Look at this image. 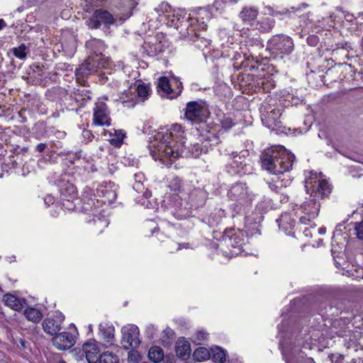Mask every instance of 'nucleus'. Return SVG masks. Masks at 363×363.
Here are the masks:
<instances>
[{
  "label": "nucleus",
  "instance_id": "58836bf2",
  "mask_svg": "<svg viewBox=\"0 0 363 363\" xmlns=\"http://www.w3.org/2000/svg\"><path fill=\"white\" fill-rule=\"evenodd\" d=\"M211 357V350H208L207 348L200 347L197 348L193 353L194 359L197 362H202L207 360Z\"/></svg>",
  "mask_w": 363,
  "mask_h": 363
},
{
  "label": "nucleus",
  "instance_id": "6e6552de",
  "mask_svg": "<svg viewBox=\"0 0 363 363\" xmlns=\"http://www.w3.org/2000/svg\"><path fill=\"white\" fill-rule=\"evenodd\" d=\"M248 47L249 52H250L248 56H246L245 55L242 56L240 53L235 55L233 58L235 62H233V66L235 69L239 70L242 68H248L250 71H253L257 69L259 65L262 64L259 58H262V60H267V57L263 58L259 55L258 56H255L253 55V52L256 48H263L261 40H256L255 45L249 44Z\"/></svg>",
  "mask_w": 363,
  "mask_h": 363
},
{
  "label": "nucleus",
  "instance_id": "dca6fc26",
  "mask_svg": "<svg viewBox=\"0 0 363 363\" xmlns=\"http://www.w3.org/2000/svg\"><path fill=\"white\" fill-rule=\"evenodd\" d=\"M121 331L123 333L121 344L125 350H129L130 347L136 348L140 345L138 326L132 325L129 328L123 327Z\"/></svg>",
  "mask_w": 363,
  "mask_h": 363
},
{
  "label": "nucleus",
  "instance_id": "e433bc0d",
  "mask_svg": "<svg viewBox=\"0 0 363 363\" xmlns=\"http://www.w3.org/2000/svg\"><path fill=\"white\" fill-rule=\"evenodd\" d=\"M26 318L33 323H38L43 318V313L40 310L33 307H28L23 312Z\"/></svg>",
  "mask_w": 363,
  "mask_h": 363
},
{
  "label": "nucleus",
  "instance_id": "4d7b16f0",
  "mask_svg": "<svg viewBox=\"0 0 363 363\" xmlns=\"http://www.w3.org/2000/svg\"><path fill=\"white\" fill-rule=\"evenodd\" d=\"M354 230L357 238L363 240V220L355 224Z\"/></svg>",
  "mask_w": 363,
  "mask_h": 363
},
{
  "label": "nucleus",
  "instance_id": "473e14b6",
  "mask_svg": "<svg viewBox=\"0 0 363 363\" xmlns=\"http://www.w3.org/2000/svg\"><path fill=\"white\" fill-rule=\"evenodd\" d=\"M48 134V126L45 122H37L31 129L30 136L37 139L41 140L46 137Z\"/></svg>",
  "mask_w": 363,
  "mask_h": 363
},
{
  "label": "nucleus",
  "instance_id": "ea45409f",
  "mask_svg": "<svg viewBox=\"0 0 363 363\" xmlns=\"http://www.w3.org/2000/svg\"><path fill=\"white\" fill-rule=\"evenodd\" d=\"M100 333L106 342H111L114 338V328L113 326H104L100 324L99 326Z\"/></svg>",
  "mask_w": 363,
  "mask_h": 363
},
{
  "label": "nucleus",
  "instance_id": "7ed1b4c3",
  "mask_svg": "<svg viewBox=\"0 0 363 363\" xmlns=\"http://www.w3.org/2000/svg\"><path fill=\"white\" fill-rule=\"evenodd\" d=\"M308 343L299 335H296L294 342L281 338L279 346L286 363H315L313 358L306 357L302 350Z\"/></svg>",
  "mask_w": 363,
  "mask_h": 363
},
{
  "label": "nucleus",
  "instance_id": "864d4df0",
  "mask_svg": "<svg viewBox=\"0 0 363 363\" xmlns=\"http://www.w3.org/2000/svg\"><path fill=\"white\" fill-rule=\"evenodd\" d=\"M70 352L77 360L79 361L83 359L84 357L86 355L84 343L82 345V348L75 347L72 349Z\"/></svg>",
  "mask_w": 363,
  "mask_h": 363
},
{
  "label": "nucleus",
  "instance_id": "7c9ffc66",
  "mask_svg": "<svg viewBox=\"0 0 363 363\" xmlns=\"http://www.w3.org/2000/svg\"><path fill=\"white\" fill-rule=\"evenodd\" d=\"M44 74V67L40 63H33L30 66L28 75L30 79H33L35 84H41L43 83L42 77Z\"/></svg>",
  "mask_w": 363,
  "mask_h": 363
},
{
  "label": "nucleus",
  "instance_id": "393cba45",
  "mask_svg": "<svg viewBox=\"0 0 363 363\" xmlns=\"http://www.w3.org/2000/svg\"><path fill=\"white\" fill-rule=\"evenodd\" d=\"M191 351L190 343L184 337H179L175 345L177 357L182 360H186L190 357Z\"/></svg>",
  "mask_w": 363,
  "mask_h": 363
},
{
  "label": "nucleus",
  "instance_id": "603ef678",
  "mask_svg": "<svg viewBox=\"0 0 363 363\" xmlns=\"http://www.w3.org/2000/svg\"><path fill=\"white\" fill-rule=\"evenodd\" d=\"M196 34L195 38L192 39L196 43V46L199 48H207L210 45L211 40L203 37H201L199 34Z\"/></svg>",
  "mask_w": 363,
  "mask_h": 363
},
{
  "label": "nucleus",
  "instance_id": "72a5a7b5",
  "mask_svg": "<svg viewBox=\"0 0 363 363\" xmlns=\"http://www.w3.org/2000/svg\"><path fill=\"white\" fill-rule=\"evenodd\" d=\"M222 214L221 209H216L215 211L211 212L208 216L202 218V221L207 223L211 228L217 227L223 220Z\"/></svg>",
  "mask_w": 363,
  "mask_h": 363
},
{
  "label": "nucleus",
  "instance_id": "69168bd1",
  "mask_svg": "<svg viewBox=\"0 0 363 363\" xmlns=\"http://www.w3.org/2000/svg\"><path fill=\"white\" fill-rule=\"evenodd\" d=\"M313 218H311L310 216H308L307 215L305 214V216H303L300 218L299 220L300 223L303 224H308V223L310 222Z\"/></svg>",
  "mask_w": 363,
  "mask_h": 363
},
{
  "label": "nucleus",
  "instance_id": "680f3d73",
  "mask_svg": "<svg viewBox=\"0 0 363 363\" xmlns=\"http://www.w3.org/2000/svg\"><path fill=\"white\" fill-rule=\"evenodd\" d=\"M82 135L85 140H87V141H91L94 138L92 132L89 130H84L82 133Z\"/></svg>",
  "mask_w": 363,
  "mask_h": 363
},
{
  "label": "nucleus",
  "instance_id": "a878e982",
  "mask_svg": "<svg viewBox=\"0 0 363 363\" xmlns=\"http://www.w3.org/2000/svg\"><path fill=\"white\" fill-rule=\"evenodd\" d=\"M247 77L251 78L253 82L255 91H259L262 90L263 92H269L274 87V83L269 79L259 77L254 74H248Z\"/></svg>",
  "mask_w": 363,
  "mask_h": 363
},
{
  "label": "nucleus",
  "instance_id": "09e8293b",
  "mask_svg": "<svg viewBox=\"0 0 363 363\" xmlns=\"http://www.w3.org/2000/svg\"><path fill=\"white\" fill-rule=\"evenodd\" d=\"M220 123L222 128L225 131L229 130L235 125L233 119L229 115L226 114H223V117L220 119Z\"/></svg>",
  "mask_w": 363,
  "mask_h": 363
},
{
  "label": "nucleus",
  "instance_id": "c03bdc74",
  "mask_svg": "<svg viewBox=\"0 0 363 363\" xmlns=\"http://www.w3.org/2000/svg\"><path fill=\"white\" fill-rule=\"evenodd\" d=\"M144 51L149 56H156L162 52L161 46L159 44H150V43H145L143 45Z\"/></svg>",
  "mask_w": 363,
  "mask_h": 363
},
{
  "label": "nucleus",
  "instance_id": "8fccbe9b",
  "mask_svg": "<svg viewBox=\"0 0 363 363\" xmlns=\"http://www.w3.org/2000/svg\"><path fill=\"white\" fill-rule=\"evenodd\" d=\"M184 182L178 177H174L169 183V188L174 192H181L183 190Z\"/></svg>",
  "mask_w": 363,
  "mask_h": 363
},
{
  "label": "nucleus",
  "instance_id": "2f4dec72",
  "mask_svg": "<svg viewBox=\"0 0 363 363\" xmlns=\"http://www.w3.org/2000/svg\"><path fill=\"white\" fill-rule=\"evenodd\" d=\"M331 186L329 183L325 180H318L316 190L314 191V196L318 199H325L331 193Z\"/></svg>",
  "mask_w": 363,
  "mask_h": 363
},
{
  "label": "nucleus",
  "instance_id": "13d9d810",
  "mask_svg": "<svg viewBox=\"0 0 363 363\" xmlns=\"http://www.w3.org/2000/svg\"><path fill=\"white\" fill-rule=\"evenodd\" d=\"M155 332H156V328L155 327L154 325L150 324L149 325L147 326L145 333H146L147 337L149 339H152L154 337Z\"/></svg>",
  "mask_w": 363,
  "mask_h": 363
},
{
  "label": "nucleus",
  "instance_id": "6e6d98bb",
  "mask_svg": "<svg viewBox=\"0 0 363 363\" xmlns=\"http://www.w3.org/2000/svg\"><path fill=\"white\" fill-rule=\"evenodd\" d=\"M307 43L311 45V46H313V47H315L316 45H318V44L320 42V39H319V37L316 35H310L308 38H307Z\"/></svg>",
  "mask_w": 363,
  "mask_h": 363
},
{
  "label": "nucleus",
  "instance_id": "79ce46f5",
  "mask_svg": "<svg viewBox=\"0 0 363 363\" xmlns=\"http://www.w3.org/2000/svg\"><path fill=\"white\" fill-rule=\"evenodd\" d=\"M115 136L109 139L110 143L116 147H120L123 144L125 133L123 130H115Z\"/></svg>",
  "mask_w": 363,
  "mask_h": 363
},
{
  "label": "nucleus",
  "instance_id": "49530a36",
  "mask_svg": "<svg viewBox=\"0 0 363 363\" xmlns=\"http://www.w3.org/2000/svg\"><path fill=\"white\" fill-rule=\"evenodd\" d=\"M257 11L253 9H244L240 12V18L245 21H250L256 18Z\"/></svg>",
  "mask_w": 363,
  "mask_h": 363
},
{
  "label": "nucleus",
  "instance_id": "de8ad7c7",
  "mask_svg": "<svg viewBox=\"0 0 363 363\" xmlns=\"http://www.w3.org/2000/svg\"><path fill=\"white\" fill-rule=\"evenodd\" d=\"M92 220L95 225L96 231H99V233L103 232L104 228H106L108 225V222L105 218L96 216V218H93Z\"/></svg>",
  "mask_w": 363,
  "mask_h": 363
},
{
  "label": "nucleus",
  "instance_id": "3c124183",
  "mask_svg": "<svg viewBox=\"0 0 363 363\" xmlns=\"http://www.w3.org/2000/svg\"><path fill=\"white\" fill-rule=\"evenodd\" d=\"M135 349L133 348L129 351L128 361L129 362L139 363L142 360L143 356Z\"/></svg>",
  "mask_w": 363,
  "mask_h": 363
},
{
  "label": "nucleus",
  "instance_id": "2eb2a0df",
  "mask_svg": "<svg viewBox=\"0 0 363 363\" xmlns=\"http://www.w3.org/2000/svg\"><path fill=\"white\" fill-rule=\"evenodd\" d=\"M86 49L89 50V55L88 57L92 59L95 62H99L100 64L106 66L107 60L103 54L105 50V45L101 40L93 38L86 41L85 45Z\"/></svg>",
  "mask_w": 363,
  "mask_h": 363
},
{
  "label": "nucleus",
  "instance_id": "a211bd4d",
  "mask_svg": "<svg viewBox=\"0 0 363 363\" xmlns=\"http://www.w3.org/2000/svg\"><path fill=\"white\" fill-rule=\"evenodd\" d=\"M114 23L115 19L112 14L102 9L95 10L89 19V26L95 29L99 28L101 25L108 28Z\"/></svg>",
  "mask_w": 363,
  "mask_h": 363
},
{
  "label": "nucleus",
  "instance_id": "338daca9",
  "mask_svg": "<svg viewBox=\"0 0 363 363\" xmlns=\"http://www.w3.org/2000/svg\"><path fill=\"white\" fill-rule=\"evenodd\" d=\"M268 184L269 187L275 192H279L281 188V186H278L277 184L274 182H269Z\"/></svg>",
  "mask_w": 363,
  "mask_h": 363
},
{
  "label": "nucleus",
  "instance_id": "c756f323",
  "mask_svg": "<svg viewBox=\"0 0 363 363\" xmlns=\"http://www.w3.org/2000/svg\"><path fill=\"white\" fill-rule=\"evenodd\" d=\"M96 196L102 199L101 202L104 203H112L117 198V194L114 190L107 189L106 187L97 189Z\"/></svg>",
  "mask_w": 363,
  "mask_h": 363
},
{
  "label": "nucleus",
  "instance_id": "774afa93",
  "mask_svg": "<svg viewBox=\"0 0 363 363\" xmlns=\"http://www.w3.org/2000/svg\"><path fill=\"white\" fill-rule=\"evenodd\" d=\"M225 3H226L225 0H215L213 6L216 10H218Z\"/></svg>",
  "mask_w": 363,
  "mask_h": 363
},
{
  "label": "nucleus",
  "instance_id": "f03ea898",
  "mask_svg": "<svg viewBox=\"0 0 363 363\" xmlns=\"http://www.w3.org/2000/svg\"><path fill=\"white\" fill-rule=\"evenodd\" d=\"M175 199V218L184 219L195 217L196 213L205 208L208 193L203 189H194L188 195L187 199L182 201L178 194L174 195Z\"/></svg>",
  "mask_w": 363,
  "mask_h": 363
},
{
  "label": "nucleus",
  "instance_id": "9d476101",
  "mask_svg": "<svg viewBox=\"0 0 363 363\" xmlns=\"http://www.w3.org/2000/svg\"><path fill=\"white\" fill-rule=\"evenodd\" d=\"M151 92L149 84L140 83L134 86H130L129 89L121 94L120 99L123 104H127L129 107H133L136 104L134 99H140L143 102L147 99Z\"/></svg>",
  "mask_w": 363,
  "mask_h": 363
},
{
  "label": "nucleus",
  "instance_id": "0e129e2a",
  "mask_svg": "<svg viewBox=\"0 0 363 363\" xmlns=\"http://www.w3.org/2000/svg\"><path fill=\"white\" fill-rule=\"evenodd\" d=\"M45 204L48 206H50V204H53L55 202V199L51 195H48L44 199Z\"/></svg>",
  "mask_w": 363,
  "mask_h": 363
},
{
  "label": "nucleus",
  "instance_id": "39448f33",
  "mask_svg": "<svg viewBox=\"0 0 363 363\" xmlns=\"http://www.w3.org/2000/svg\"><path fill=\"white\" fill-rule=\"evenodd\" d=\"M213 233V238L220 240L222 245L229 250V252L225 253L230 256H237L244 251L242 246L245 245V238L242 232L236 233L234 228H225L219 238V232L214 230Z\"/></svg>",
  "mask_w": 363,
  "mask_h": 363
},
{
  "label": "nucleus",
  "instance_id": "5701e85b",
  "mask_svg": "<svg viewBox=\"0 0 363 363\" xmlns=\"http://www.w3.org/2000/svg\"><path fill=\"white\" fill-rule=\"evenodd\" d=\"M94 122L99 125H110L111 118L108 117L107 105L104 102L96 104L94 109Z\"/></svg>",
  "mask_w": 363,
  "mask_h": 363
},
{
  "label": "nucleus",
  "instance_id": "a19ab883",
  "mask_svg": "<svg viewBox=\"0 0 363 363\" xmlns=\"http://www.w3.org/2000/svg\"><path fill=\"white\" fill-rule=\"evenodd\" d=\"M175 336V333L169 328H167L163 330V335L162 337V344L164 347H168L172 345V340Z\"/></svg>",
  "mask_w": 363,
  "mask_h": 363
},
{
  "label": "nucleus",
  "instance_id": "f257e3e1",
  "mask_svg": "<svg viewBox=\"0 0 363 363\" xmlns=\"http://www.w3.org/2000/svg\"><path fill=\"white\" fill-rule=\"evenodd\" d=\"M295 155L284 146L278 145L262 153V167L274 174H282L289 171L295 161Z\"/></svg>",
  "mask_w": 363,
  "mask_h": 363
},
{
  "label": "nucleus",
  "instance_id": "bf43d9fd",
  "mask_svg": "<svg viewBox=\"0 0 363 363\" xmlns=\"http://www.w3.org/2000/svg\"><path fill=\"white\" fill-rule=\"evenodd\" d=\"M177 355L175 356L173 353L167 354L166 356L164 355V363H177Z\"/></svg>",
  "mask_w": 363,
  "mask_h": 363
},
{
  "label": "nucleus",
  "instance_id": "aec40b11",
  "mask_svg": "<svg viewBox=\"0 0 363 363\" xmlns=\"http://www.w3.org/2000/svg\"><path fill=\"white\" fill-rule=\"evenodd\" d=\"M65 320V316L62 313L56 312L51 318H46L42 323L43 330L52 335L55 336L61 330V325Z\"/></svg>",
  "mask_w": 363,
  "mask_h": 363
},
{
  "label": "nucleus",
  "instance_id": "f3484780",
  "mask_svg": "<svg viewBox=\"0 0 363 363\" xmlns=\"http://www.w3.org/2000/svg\"><path fill=\"white\" fill-rule=\"evenodd\" d=\"M231 155L233 156L232 162L225 166V170L229 174L242 176L252 172V167L250 164L243 163L237 152H233Z\"/></svg>",
  "mask_w": 363,
  "mask_h": 363
},
{
  "label": "nucleus",
  "instance_id": "0eeeda50",
  "mask_svg": "<svg viewBox=\"0 0 363 363\" xmlns=\"http://www.w3.org/2000/svg\"><path fill=\"white\" fill-rule=\"evenodd\" d=\"M67 175H61L54 182L60 194L62 206L67 210H74L76 207L74 201L78 199L76 186L67 178Z\"/></svg>",
  "mask_w": 363,
  "mask_h": 363
},
{
  "label": "nucleus",
  "instance_id": "bb28decb",
  "mask_svg": "<svg viewBox=\"0 0 363 363\" xmlns=\"http://www.w3.org/2000/svg\"><path fill=\"white\" fill-rule=\"evenodd\" d=\"M179 147L180 149H182L184 151V153L181 157H183L184 155L185 156H191L194 158L199 157L203 152L206 153L208 152L207 145H201L199 143H195L194 145H191L190 147H188L187 151L186 152V147L184 145V143L179 144Z\"/></svg>",
  "mask_w": 363,
  "mask_h": 363
},
{
  "label": "nucleus",
  "instance_id": "1a4fd4ad",
  "mask_svg": "<svg viewBox=\"0 0 363 363\" xmlns=\"http://www.w3.org/2000/svg\"><path fill=\"white\" fill-rule=\"evenodd\" d=\"M186 119L193 123H200L206 122L211 116L209 104L205 100L191 101L186 104L184 110Z\"/></svg>",
  "mask_w": 363,
  "mask_h": 363
},
{
  "label": "nucleus",
  "instance_id": "20e7f679",
  "mask_svg": "<svg viewBox=\"0 0 363 363\" xmlns=\"http://www.w3.org/2000/svg\"><path fill=\"white\" fill-rule=\"evenodd\" d=\"M172 133L158 132L154 136L153 139L157 142L154 146L157 149L161 157H166L167 158H178L184 153L182 149L179 147V143L175 142Z\"/></svg>",
  "mask_w": 363,
  "mask_h": 363
},
{
  "label": "nucleus",
  "instance_id": "cd10ccee",
  "mask_svg": "<svg viewBox=\"0 0 363 363\" xmlns=\"http://www.w3.org/2000/svg\"><path fill=\"white\" fill-rule=\"evenodd\" d=\"M279 229H282L286 234H294L291 232L295 225V220L292 218L291 215L288 213H284L281 215L279 219L277 220Z\"/></svg>",
  "mask_w": 363,
  "mask_h": 363
},
{
  "label": "nucleus",
  "instance_id": "c9c22d12",
  "mask_svg": "<svg viewBox=\"0 0 363 363\" xmlns=\"http://www.w3.org/2000/svg\"><path fill=\"white\" fill-rule=\"evenodd\" d=\"M149 359L154 363H159L164 359L163 350L159 346H152L148 352Z\"/></svg>",
  "mask_w": 363,
  "mask_h": 363
},
{
  "label": "nucleus",
  "instance_id": "6ab92c4d",
  "mask_svg": "<svg viewBox=\"0 0 363 363\" xmlns=\"http://www.w3.org/2000/svg\"><path fill=\"white\" fill-rule=\"evenodd\" d=\"M106 66L95 62L88 57L75 71L77 80L82 84L85 82V78L96 71L98 68L105 67Z\"/></svg>",
  "mask_w": 363,
  "mask_h": 363
},
{
  "label": "nucleus",
  "instance_id": "f704fd0d",
  "mask_svg": "<svg viewBox=\"0 0 363 363\" xmlns=\"http://www.w3.org/2000/svg\"><path fill=\"white\" fill-rule=\"evenodd\" d=\"M226 350L219 346H214L211 348L212 359L216 363H224L226 360Z\"/></svg>",
  "mask_w": 363,
  "mask_h": 363
},
{
  "label": "nucleus",
  "instance_id": "412c9836",
  "mask_svg": "<svg viewBox=\"0 0 363 363\" xmlns=\"http://www.w3.org/2000/svg\"><path fill=\"white\" fill-rule=\"evenodd\" d=\"M99 345L105 348L107 347L106 345L98 342L94 339H91L84 342V350L86 352L85 357L89 363H96L100 361L101 350Z\"/></svg>",
  "mask_w": 363,
  "mask_h": 363
},
{
  "label": "nucleus",
  "instance_id": "423d86ee",
  "mask_svg": "<svg viewBox=\"0 0 363 363\" xmlns=\"http://www.w3.org/2000/svg\"><path fill=\"white\" fill-rule=\"evenodd\" d=\"M267 49L271 57L283 59L285 55H289L293 52L294 44L293 40L288 35L278 34L273 35L268 40Z\"/></svg>",
  "mask_w": 363,
  "mask_h": 363
},
{
  "label": "nucleus",
  "instance_id": "b1692460",
  "mask_svg": "<svg viewBox=\"0 0 363 363\" xmlns=\"http://www.w3.org/2000/svg\"><path fill=\"white\" fill-rule=\"evenodd\" d=\"M317 200L318 199L311 194L310 198L301 205L303 212L311 218H315L319 213L320 204Z\"/></svg>",
  "mask_w": 363,
  "mask_h": 363
},
{
  "label": "nucleus",
  "instance_id": "052dcab7",
  "mask_svg": "<svg viewBox=\"0 0 363 363\" xmlns=\"http://www.w3.org/2000/svg\"><path fill=\"white\" fill-rule=\"evenodd\" d=\"M208 333L205 331L201 330L196 333V340L199 342L203 341L207 339Z\"/></svg>",
  "mask_w": 363,
  "mask_h": 363
},
{
  "label": "nucleus",
  "instance_id": "4be33fe9",
  "mask_svg": "<svg viewBox=\"0 0 363 363\" xmlns=\"http://www.w3.org/2000/svg\"><path fill=\"white\" fill-rule=\"evenodd\" d=\"M53 345L59 350L70 349L75 343L74 337L71 333L62 332L56 334L52 339Z\"/></svg>",
  "mask_w": 363,
  "mask_h": 363
},
{
  "label": "nucleus",
  "instance_id": "5fc2aeb1",
  "mask_svg": "<svg viewBox=\"0 0 363 363\" xmlns=\"http://www.w3.org/2000/svg\"><path fill=\"white\" fill-rule=\"evenodd\" d=\"M33 152H39V153H43V152L48 153L50 152V150L49 147H48L47 143H40L34 147Z\"/></svg>",
  "mask_w": 363,
  "mask_h": 363
},
{
  "label": "nucleus",
  "instance_id": "a18cd8bd",
  "mask_svg": "<svg viewBox=\"0 0 363 363\" xmlns=\"http://www.w3.org/2000/svg\"><path fill=\"white\" fill-rule=\"evenodd\" d=\"M118 357L111 352H105L101 354L99 363H118Z\"/></svg>",
  "mask_w": 363,
  "mask_h": 363
},
{
  "label": "nucleus",
  "instance_id": "37998d69",
  "mask_svg": "<svg viewBox=\"0 0 363 363\" xmlns=\"http://www.w3.org/2000/svg\"><path fill=\"white\" fill-rule=\"evenodd\" d=\"M13 54L21 60L26 58L27 55L30 52V49L24 43L21 44L18 47L12 49Z\"/></svg>",
  "mask_w": 363,
  "mask_h": 363
},
{
  "label": "nucleus",
  "instance_id": "9b49d317",
  "mask_svg": "<svg viewBox=\"0 0 363 363\" xmlns=\"http://www.w3.org/2000/svg\"><path fill=\"white\" fill-rule=\"evenodd\" d=\"M259 111L262 121L266 127L274 129L281 126L280 118L282 116V107L272 106L268 104L262 106Z\"/></svg>",
  "mask_w": 363,
  "mask_h": 363
},
{
  "label": "nucleus",
  "instance_id": "4468645a",
  "mask_svg": "<svg viewBox=\"0 0 363 363\" xmlns=\"http://www.w3.org/2000/svg\"><path fill=\"white\" fill-rule=\"evenodd\" d=\"M172 83L175 84L176 89H178V91L175 94L174 93L173 89L172 88L169 79L167 77L163 76L159 78L157 89L158 92L162 91L169 99H176L181 94L183 89V86L182 83L179 80V78L174 75L172 76Z\"/></svg>",
  "mask_w": 363,
  "mask_h": 363
},
{
  "label": "nucleus",
  "instance_id": "f8f14e48",
  "mask_svg": "<svg viewBox=\"0 0 363 363\" xmlns=\"http://www.w3.org/2000/svg\"><path fill=\"white\" fill-rule=\"evenodd\" d=\"M301 304L306 306L308 310V313L311 315L318 313L321 315H324L325 314L328 315V303L322 301V298L320 296H314V295H307L304 296L303 299L298 300V298H294L293 300V303L294 304Z\"/></svg>",
  "mask_w": 363,
  "mask_h": 363
},
{
  "label": "nucleus",
  "instance_id": "c85d7f7f",
  "mask_svg": "<svg viewBox=\"0 0 363 363\" xmlns=\"http://www.w3.org/2000/svg\"><path fill=\"white\" fill-rule=\"evenodd\" d=\"M3 301L5 305L9 306L15 311H20L23 308V306L26 304V300L24 298H19L16 296L11 294H6L4 296Z\"/></svg>",
  "mask_w": 363,
  "mask_h": 363
},
{
  "label": "nucleus",
  "instance_id": "ddd939ff",
  "mask_svg": "<svg viewBox=\"0 0 363 363\" xmlns=\"http://www.w3.org/2000/svg\"><path fill=\"white\" fill-rule=\"evenodd\" d=\"M228 196L232 201H235L240 205H245L252 200L253 195L249 194L246 184L236 182L230 188Z\"/></svg>",
  "mask_w": 363,
  "mask_h": 363
},
{
  "label": "nucleus",
  "instance_id": "4c0bfd02",
  "mask_svg": "<svg viewBox=\"0 0 363 363\" xmlns=\"http://www.w3.org/2000/svg\"><path fill=\"white\" fill-rule=\"evenodd\" d=\"M199 141H201L203 145H207V147L208 146L216 145L220 142L219 137L216 134L209 131L206 134L201 135Z\"/></svg>",
  "mask_w": 363,
  "mask_h": 363
},
{
  "label": "nucleus",
  "instance_id": "e2e57ef3",
  "mask_svg": "<svg viewBox=\"0 0 363 363\" xmlns=\"http://www.w3.org/2000/svg\"><path fill=\"white\" fill-rule=\"evenodd\" d=\"M286 325H287V323H285L284 321H282L281 323L278 325L277 328L280 333H284L289 332V328L288 327H286Z\"/></svg>",
  "mask_w": 363,
  "mask_h": 363
}]
</instances>
